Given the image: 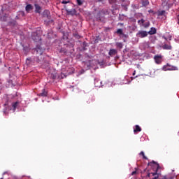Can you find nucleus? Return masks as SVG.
Listing matches in <instances>:
<instances>
[{"label":"nucleus","mask_w":179,"mask_h":179,"mask_svg":"<svg viewBox=\"0 0 179 179\" xmlns=\"http://www.w3.org/2000/svg\"><path fill=\"white\" fill-rule=\"evenodd\" d=\"M163 71H178V68L176 66H172L171 64H166L162 68Z\"/></svg>","instance_id":"obj_1"},{"label":"nucleus","mask_w":179,"mask_h":179,"mask_svg":"<svg viewBox=\"0 0 179 179\" xmlns=\"http://www.w3.org/2000/svg\"><path fill=\"white\" fill-rule=\"evenodd\" d=\"M148 33L146 31H138L136 34V37L138 38H145V37H148Z\"/></svg>","instance_id":"obj_2"},{"label":"nucleus","mask_w":179,"mask_h":179,"mask_svg":"<svg viewBox=\"0 0 179 179\" xmlns=\"http://www.w3.org/2000/svg\"><path fill=\"white\" fill-rule=\"evenodd\" d=\"M155 62L157 65H160L163 62V55H157L154 57Z\"/></svg>","instance_id":"obj_3"},{"label":"nucleus","mask_w":179,"mask_h":179,"mask_svg":"<svg viewBox=\"0 0 179 179\" xmlns=\"http://www.w3.org/2000/svg\"><path fill=\"white\" fill-rule=\"evenodd\" d=\"M51 13H50V10H45L43 13V17H47V19H51Z\"/></svg>","instance_id":"obj_4"},{"label":"nucleus","mask_w":179,"mask_h":179,"mask_svg":"<svg viewBox=\"0 0 179 179\" xmlns=\"http://www.w3.org/2000/svg\"><path fill=\"white\" fill-rule=\"evenodd\" d=\"M31 37L34 41H38L39 40H41L40 35L37 34V33L36 32L32 33Z\"/></svg>","instance_id":"obj_5"},{"label":"nucleus","mask_w":179,"mask_h":179,"mask_svg":"<svg viewBox=\"0 0 179 179\" xmlns=\"http://www.w3.org/2000/svg\"><path fill=\"white\" fill-rule=\"evenodd\" d=\"M94 86H95V87H101L102 82L99 79L95 78L94 79Z\"/></svg>","instance_id":"obj_6"},{"label":"nucleus","mask_w":179,"mask_h":179,"mask_svg":"<svg viewBox=\"0 0 179 179\" xmlns=\"http://www.w3.org/2000/svg\"><path fill=\"white\" fill-rule=\"evenodd\" d=\"M117 53L118 51H117V50L110 49L108 52V55H110V57H115V55H117Z\"/></svg>","instance_id":"obj_7"},{"label":"nucleus","mask_w":179,"mask_h":179,"mask_svg":"<svg viewBox=\"0 0 179 179\" xmlns=\"http://www.w3.org/2000/svg\"><path fill=\"white\" fill-rule=\"evenodd\" d=\"M33 9H34V7L31 6V4H28L25 7V10L27 13H30V12H31Z\"/></svg>","instance_id":"obj_8"},{"label":"nucleus","mask_w":179,"mask_h":179,"mask_svg":"<svg viewBox=\"0 0 179 179\" xmlns=\"http://www.w3.org/2000/svg\"><path fill=\"white\" fill-rule=\"evenodd\" d=\"M162 49L163 50H172L173 47L171 46V45L170 43L169 44L164 43L162 45Z\"/></svg>","instance_id":"obj_9"},{"label":"nucleus","mask_w":179,"mask_h":179,"mask_svg":"<svg viewBox=\"0 0 179 179\" xmlns=\"http://www.w3.org/2000/svg\"><path fill=\"white\" fill-rule=\"evenodd\" d=\"M68 15H71V16H75L76 15V10L73 8L71 10H66Z\"/></svg>","instance_id":"obj_10"},{"label":"nucleus","mask_w":179,"mask_h":179,"mask_svg":"<svg viewBox=\"0 0 179 179\" xmlns=\"http://www.w3.org/2000/svg\"><path fill=\"white\" fill-rule=\"evenodd\" d=\"M35 6V13H41V6L38 4H34Z\"/></svg>","instance_id":"obj_11"},{"label":"nucleus","mask_w":179,"mask_h":179,"mask_svg":"<svg viewBox=\"0 0 179 179\" xmlns=\"http://www.w3.org/2000/svg\"><path fill=\"white\" fill-rule=\"evenodd\" d=\"M48 94V92H47V91H45V89H43L42 90V92L39 93L38 96H40L41 97H47Z\"/></svg>","instance_id":"obj_12"},{"label":"nucleus","mask_w":179,"mask_h":179,"mask_svg":"<svg viewBox=\"0 0 179 179\" xmlns=\"http://www.w3.org/2000/svg\"><path fill=\"white\" fill-rule=\"evenodd\" d=\"M141 131H142V129L141 128V127H139V125H136L134 128V134H138V132H141Z\"/></svg>","instance_id":"obj_13"},{"label":"nucleus","mask_w":179,"mask_h":179,"mask_svg":"<svg viewBox=\"0 0 179 179\" xmlns=\"http://www.w3.org/2000/svg\"><path fill=\"white\" fill-rule=\"evenodd\" d=\"M148 33L150 36H152L153 34H156V33H157L156 28H155V27L150 28V30Z\"/></svg>","instance_id":"obj_14"},{"label":"nucleus","mask_w":179,"mask_h":179,"mask_svg":"<svg viewBox=\"0 0 179 179\" xmlns=\"http://www.w3.org/2000/svg\"><path fill=\"white\" fill-rule=\"evenodd\" d=\"M116 47H117V48H119L120 50H121L124 47V44H122V43H121V42H117Z\"/></svg>","instance_id":"obj_15"},{"label":"nucleus","mask_w":179,"mask_h":179,"mask_svg":"<svg viewBox=\"0 0 179 179\" xmlns=\"http://www.w3.org/2000/svg\"><path fill=\"white\" fill-rule=\"evenodd\" d=\"M157 15L158 16H164L166 15V10H163L161 11H158Z\"/></svg>","instance_id":"obj_16"},{"label":"nucleus","mask_w":179,"mask_h":179,"mask_svg":"<svg viewBox=\"0 0 179 179\" xmlns=\"http://www.w3.org/2000/svg\"><path fill=\"white\" fill-rule=\"evenodd\" d=\"M143 6H148L149 5V0H142Z\"/></svg>","instance_id":"obj_17"},{"label":"nucleus","mask_w":179,"mask_h":179,"mask_svg":"<svg viewBox=\"0 0 179 179\" xmlns=\"http://www.w3.org/2000/svg\"><path fill=\"white\" fill-rule=\"evenodd\" d=\"M142 26H143V27H145V29H148V27L150 26V22L148 21L146 22H144Z\"/></svg>","instance_id":"obj_18"},{"label":"nucleus","mask_w":179,"mask_h":179,"mask_svg":"<svg viewBox=\"0 0 179 179\" xmlns=\"http://www.w3.org/2000/svg\"><path fill=\"white\" fill-rule=\"evenodd\" d=\"M17 106H19V102L18 101L13 103L12 106L13 107L14 111H15V110H16V108L17 107Z\"/></svg>","instance_id":"obj_19"},{"label":"nucleus","mask_w":179,"mask_h":179,"mask_svg":"<svg viewBox=\"0 0 179 179\" xmlns=\"http://www.w3.org/2000/svg\"><path fill=\"white\" fill-rule=\"evenodd\" d=\"M117 34H119L120 36H122L124 34V31L122 29H118L116 31Z\"/></svg>","instance_id":"obj_20"},{"label":"nucleus","mask_w":179,"mask_h":179,"mask_svg":"<svg viewBox=\"0 0 179 179\" xmlns=\"http://www.w3.org/2000/svg\"><path fill=\"white\" fill-rule=\"evenodd\" d=\"M140 156H143V159H144L145 160H148V157L146 156H145V152H143V151H141L139 153Z\"/></svg>","instance_id":"obj_21"},{"label":"nucleus","mask_w":179,"mask_h":179,"mask_svg":"<svg viewBox=\"0 0 179 179\" xmlns=\"http://www.w3.org/2000/svg\"><path fill=\"white\" fill-rule=\"evenodd\" d=\"M144 23H145V20L143 19L138 20V24H139L140 26H143Z\"/></svg>","instance_id":"obj_22"},{"label":"nucleus","mask_w":179,"mask_h":179,"mask_svg":"<svg viewBox=\"0 0 179 179\" xmlns=\"http://www.w3.org/2000/svg\"><path fill=\"white\" fill-rule=\"evenodd\" d=\"M77 1V3L78 5H79V6L83 5V2H85V0H76Z\"/></svg>","instance_id":"obj_23"},{"label":"nucleus","mask_w":179,"mask_h":179,"mask_svg":"<svg viewBox=\"0 0 179 179\" xmlns=\"http://www.w3.org/2000/svg\"><path fill=\"white\" fill-rule=\"evenodd\" d=\"M124 15L120 14V15H119V20L122 21V20H124Z\"/></svg>","instance_id":"obj_24"},{"label":"nucleus","mask_w":179,"mask_h":179,"mask_svg":"<svg viewBox=\"0 0 179 179\" xmlns=\"http://www.w3.org/2000/svg\"><path fill=\"white\" fill-rule=\"evenodd\" d=\"M92 101H94V99H93V97L90 98L87 101V103L88 104H90V103H92Z\"/></svg>","instance_id":"obj_25"},{"label":"nucleus","mask_w":179,"mask_h":179,"mask_svg":"<svg viewBox=\"0 0 179 179\" xmlns=\"http://www.w3.org/2000/svg\"><path fill=\"white\" fill-rule=\"evenodd\" d=\"M117 3V0H109V3H110V5H113V3Z\"/></svg>","instance_id":"obj_26"},{"label":"nucleus","mask_w":179,"mask_h":179,"mask_svg":"<svg viewBox=\"0 0 179 179\" xmlns=\"http://www.w3.org/2000/svg\"><path fill=\"white\" fill-rule=\"evenodd\" d=\"M149 13H152V15H156V12H155L153 10H148Z\"/></svg>","instance_id":"obj_27"},{"label":"nucleus","mask_w":179,"mask_h":179,"mask_svg":"<svg viewBox=\"0 0 179 179\" xmlns=\"http://www.w3.org/2000/svg\"><path fill=\"white\" fill-rule=\"evenodd\" d=\"M73 36L76 37V38H80V36H79L78 34H74Z\"/></svg>","instance_id":"obj_28"},{"label":"nucleus","mask_w":179,"mask_h":179,"mask_svg":"<svg viewBox=\"0 0 179 179\" xmlns=\"http://www.w3.org/2000/svg\"><path fill=\"white\" fill-rule=\"evenodd\" d=\"M69 2H70L69 1H65V0H64V1H62V3H63V4L65 5V4H66V3H69Z\"/></svg>","instance_id":"obj_29"},{"label":"nucleus","mask_w":179,"mask_h":179,"mask_svg":"<svg viewBox=\"0 0 179 179\" xmlns=\"http://www.w3.org/2000/svg\"><path fill=\"white\" fill-rule=\"evenodd\" d=\"M170 1H171V0H162V2H164V3H166L167 5V3H169V2H170Z\"/></svg>","instance_id":"obj_30"},{"label":"nucleus","mask_w":179,"mask_h":179,"mask_svg":"<svg viewBox=\"0 0 179 179\" xmlns=\"http://www.w3.org/2000/svg\"><path fill=\"white\" fill-rule=\"evenodd\" d=\"M122 37H125L126 38L128 37V35L124 34V33H123V34H122Z\"/></svg>","instance_id":"obj_31"},{"label":"nucleus","mask_w":179,"mask_h":179,"mask_svg":"<svg viewBox=\"0 0 179 179\" xmlns=\"http://www.w3.org/2000/svg\"><path fill=\"white\" fill-rule=\"evenodd\" d=\"M136 171H134L131 173V176H135V174H136Z\"/></svg>","instance_id":"obj_32"},{"label":"nucleus","mask_w":179,"mask_h":179,"mask_svg":"<svg viewBox=\"0 0 179 179\" xmlns=\"http://www.w3.org/2000/svg\"><path fill=\"white\" fill-rule=\"evenodd\" d=\"M136 74V71H134V72H133V76H135V75Z\"/></svg>","instance_id":"obj_33"},{"label":"nucleus","mask_w":179,"mask_h":179,"mask_svg":"<svg viewBox=\"0 0 179 179\" xmlns=\"http://www.w3.org/2000/svg\"><path fill=\"white\" fill-rule=\"evenodd\" d=\"M103 0H96V2H101Z\"/></svg>","instance_id":"obj_34"},{"label":"nucleus","mask_w":179,"mask_h":179,"mask_svg":"<svg viewBox=\"0 0 179 179\" xmlns=\"http://www.w3.org/2000/svg\"><path fill=\"white\" fill-rule=\"evenodd\" d=\"M118 24H120V26H124L123 23H119Z\"/></svg>","instance_id":"obj_35"},{"label":"nucleus","mask_w":179,"mask_h":179,"mask_svg":"<svg viewBox=\"0 0 179 179\" xmlns=\"http://www.w3.org/2000/svg\"><path fill=\"white\" fill-rule=\"evenodd\" d=\"M136 78H138V76H136V77H134V79H136Z\"/></svg>","instance_id":"obj_36"},{"label":"nucleus","mask_w":179,"mask_h":179,"mask_svg":"<svg viewBox=\"0 0 179 179\" xmlns=\"http://www.w3.org/2000/svg\"><path fill=\"white\" fill-rule=\"evenodd\" d=\"M110 29V28H106V30H109Z\"/></svg>","instance_id":"obj_37"},{"label":"nucleus","mask_w":179,"mask_h":179,"mask_svg":"<svg viewBox=\"0 0 179 179\" xmlns=\"http://www.w3.org/2000/svg\"><path fill=\"white\" fill-rule=\"evenodd\" d=\"M164 40H167V38H166V37H164Z\"/></svg>","instance_id":"obj_38"},{"label":"nucleus","mask_w":179,"mask_h":179,"mask_svg":"<svg viewBox=\"0 0 179 179\" xmlns=\"http://www.w3.org/2000/svg\"><path fill=\"white\" fill-rule=\"evenodd\" d=\"M50 22H54V21H53V20H51Z\"/></svg>","instance_id":"obj_39"},{"label":"nucleus","mask_w":179,"mask_h":179,"mask_svg":"<svg viewBox=\"0 0 179 179\" xmlns=\"http://www.w3.org/2000/svg\"><path fill=\"white\" fill-rule=\"evenodd\" d=\"M122 2H124V0H122Z\"/></svg>","instance_id":"obj_40"}]
</instances>
